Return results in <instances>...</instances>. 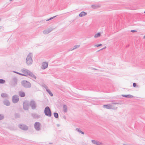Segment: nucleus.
Returning <instances> with one entry per match:
<instances>
[{"label": "nucleus", "instance_id": "2eb2a0df", "mask_svg": "<svg viewBox=\"0 0 145 145\" xmlns=\"http://www.w3.org/2000/svg\"><path fill=\"white\" fill-rule=\"evenodd\" d=\"M103 107L108 109H111L112 108V105H103Z\"/></svg>", "mask_w": 145, "mask_h": 145}, {"label": "nucleus", "instance_id": "a19ab883", "mask_svg": "<svg viewBox=\"0 0 145 145\" xmlns=\"http://www.w3.org/2000/svg\"><path fill=\"white\" fill-rule=\"evenodd\" d=\"M1 26H0V29H1Z\"/></svg>", "mask_w": 145, "mask_h": 145}, {"label": "nucleus", "instance_id": "6e6552de", "mask_svg": "<svg viewBox=\"0 0 145 145\" xmlns=\"http://www.w3.org/2000/svg\"><path fill=\"white\" fill-rule=\"evenodd\" d=\"M18 127L22 130L26 131L28 129V127L25 125L20 124L18 125Z\"/></svg>", "mask_w": 145, "mask_h": 145}, {"label": "nucleus", "instance_id": "dca6fc26", "mask_svg": "<svg viewBox=\"0 0 145 145\" xmlns=\"http://www.w3.org/2000/svg\"><path fill=\"white\" fill-rule=\"evenodd\" d=\"M19 96L21 97H24L25 96V93L24 92L21 91L19 92Z\"/></svg>", "mask_w": 145, "mask_h": 145}, {"label": "nucleus", "instance_id": "a211bd4d", "mask_svg": "<svg viewBox=\"0 0 145 145\" xmlns=\"http://www.w3.org/2000/svg\"><path fill=\"white\" fill-rule=\"evenodd\" d=\"M122 96L123 97L128 98H131L133 97V96L130 95H122Z\"/></svg>", "mask_w": 145, "mask_h": 145}, {"label": "nucleus", "instance_id": "ea45409f", "mask_svg": "<svg viewBox=\"0 0 145 145\" xmlns=\"http://www.w3.org/2000/svg\"><path fill=\"white\" fill-rule=\"evenodd\" d=\"M13 0H10V1H12Z\"/></svg>", "mask_w": 145, "mask_h": 145}, {"label": "nucleus", "instance_id": "f03ea898", "mask_svg": "<svg viewBox=\"0 0 145 145\" xmlns=\"http://www.w3.org/2000/svg\"><path fill=\"white\" fill-rule=\"evenodd\" d=\"M21 84L25 88H29L31 87V84L29 81L25 80L21 81Z\"/></svg>", "mask_w": 145, "mask_h": 145}, {"label": "nucleus", "instance_id": "2f4dec72", "mask_svg": "<svg viewBox=\"0 0 145 145\" xmlns=\"http://www.w3.org/2000/svg\"><path fill=\"white\" fill-rule=\"evenodd\" d=\"M56 16H53V17H51L50 18H49V19H48V20H46V21H48L50 20H52V19H53L54 18H55Z\"/></svg>", "mask_w": 145, "mask_h": 145}, {"label": "nucleus", "instance_id": "ddd939ff", "mask_svg": "<svg viewBox=\"0 0 145 145\" xmlns=\"http://www.w3.org/2000/svg\"><path fill=\"white\" fill-rule=\"evenodd\" d=\"M91 142L94 144L100 145L102 144V143L99 141L95 140H92Z\"/></svg>", "mask_w": 145, "mask_h": 145}, {"label": "nucleus", "instance_id": "e433bc0d", "mask_svg": "<svg viewBox=\"0 0 145 145\" xmlns=\"http://www.w3.org/2000/svg\"><path fill=\"white\" fill-rule=\"evenodd\" d=\"M106 48V46H105V47H104L103 48L101 49L99 51H100V50H103L104 49H105V48Z\"/></svg>", "mask_w": 145, "mask_h": 145}, {"label": "nucleus", "instance_id": "423d86ee", "mask_svg": "<svg viewBox=\"0 0 145 145\" xmlns=\"http://www.w3.org/2000/svg\"><path fill=\"white\" fill-rule=\"evenodd\" d=\"M12 101L13 103H17L19 101L18 96L17 95L13 96L12 98Z\"/></svg>", "mask_w": 145, "mask_h": 145}, {"label": "nucleus", "instance_id": "b1692460", "mask_svg": "<svg viewBox=\"0 0 145 145\" xmlns=\"http://www.w3.org/2000/svg\"><path fill=\"white\" fill-rule=\"evenodd\" d=\"M13 72H14L17 73L18 74H19V75H22V76H26V75L25 74H22V73H19V72H16V71H14Z\"/></svg>", "mask_w": 145, "mask_h": 145}, {"label": "nucleus", "instance_id": "412c9836", "mask_svg": "<svg viewBox=\"0 0 145 145\" xmlns=\"http://www.w3.org/2000/svg\"><path fill=\"white\" fill-rule=\"evenodd\" d=\"M32 116L35 118H38L39 117V116L35 114H32Z\"/></svg>", "mask_w": 145, "mask_h": 145}, {"label": "nucleus", "instance_id": "9b49d317", "mask_svg": "<svg viewBox=\"0 0 145 145\" xmlns=\"http://www.w3.org/2000/svg\"><path fill=\"white\" fill-rule=\"evenodd\" d=\"M48 65V62H43L42 64V68L43 69H46Z\"/></svg>", "mask_w": 145, "mask_h": 145}, {"label": "nucleus", "instance_id": "f8f14e48", "mask_svg": "<svg viewBox=\"0 0 145 145\" xmlns=\"http://www.w3.org/2000/svg\"><path fill=\"white\" fill-rule=\"evenodd\" d=\"M28 75H29L31 77V78L32 79H36L37 78V77L35 76L33 73L31 72H30L29 74H28Z\"/></svg>", "mask_w": 145, "mask_h": 145}, {"label": "nucleus", "instance_id": "1a4fd4ad", "mask_svg": "<svg viewBox=\"0 0 145 145\" xmlns=\"http://www.w3.org/2000/svg\"><path fill=\"white\" fill-rule=\"evenodd\" d=\"M29 107V105L27 102L26 101L24 102L23 108L24 110H28Z\"/></svg>", "mask_w": 145, "mask_h": 145}, {"label": "nucleus", "instance_id": "9d476101", "mask_svg": "<svg viewBox=\"0 0 145 145\" xmlns=\"http://www.w3.org/2000/svg\"><path fill=\"white\" fill-rule=\"evenodd\" d=\"M21 71L22 73H24V74L26 75V76L28 75V74H29V73L30 72V71L25 68H23L21 70Z\"/></svg>", "mask_w": 145, "mask_h": 145}, {"label": "nucleus", "instance_id": "473e14b6", "mask_svg": "<svg viewBox=\"0 0 145 145\" xmlns=\"http://www.w3.org/2000/svg\"><path fill=\"white\" fill-rule=\"evenodd\" d=\"M112 104L116 105V104H121L119 102H112Z\"/></svg>", "mask_w": 145, "mask_h": 145}, {"label": "nucleus", "instance_id": "37998d69", "mask_svg": "<svg viewBox=\"0 0 145 145\" xmlns=\"http://www.w3.org/2000/svg\"><path fill=\"white\" fill-rule=\"evenodd\" d=\"M144 13H145V11H144Z\"/></svg>", "mask_w": 145, "mask_h": 145}, {"label": "nucleus", "instance_id": "f257e3e1", "mask_svg": "<svg viewBox=\"0 0 145 145\" xmlns=\"http://www.w3.org/2000/svg\"><path fill=\"white\" fill-rule=\"evenodd\" d=\"M32 54L31 53L28 54L26 59V64L29 65H31L33 63V59H32Z\"/></svg>", "mask_w": 145, "mask_h": 145}, {"label": "nucleus", "instance_id": "6ab92c4d", "mask_svg": "<svg viewBox=\"0 0 145 145\" xmlns=\"http://www.w3.org/2000/svg\"><path fill=\"white\" fill-rule=\"evenodd\" d=\"M87 14V13L84 11L81 12L79 14V16L80 17H82L84 16Z\"/></svg>", "mask_w": 145, "mask_h": 145}, {"label": "nucleus", "instance_id": "cd10ccee", "mask_svg": "<svg viewBox=\"0 0 145 145\" xmlns=\"http://www.w3.org/2000/svg\"><path fill=\"white\" fill-rule=\"evenodd\" d=\"M76 130L77 131H78V132H79L80 133L84 135V132H83L82 131H81V130H79V129H78V128H76Z\"/></svg>", "mask_w": 145, "mask_h": 145}, {"label": "nucleus", "instance_id": "20e7f679", "mask_svg": "<svg viewBox=\"0 0 145 145\" xmlns=\"http://www.w3.org/2000/svg\"><path fill=\"white\" fill-rule=\"evenodd\" d=\"M18 80L17 78L14 77L13 78L11 81L9 82V84L12 87H15L17 84Z\"/></svg>", "mask_w": 145, "mask_h": 145}, {"label": "nucleus", "instance_id": "58836bf2", "mask_svg": "<svg viewBox=\"0 0 145 145\" xmlns=\"http://www.w3.org/2000/svg\"><path fill=\"white\" fill-rule=\"evenodd\" d=\"M143 39L145 38V35L143 37Z\"/></svg>", "mask_w": 145, "mask_h": 145}, {"label": "nucleus", "instance_id": "393cba45", "mask_svg": "<svg viewBox=\"0 0 145 145\" xmlns=\"http://www.w3.org/2000/svg\"><path fill=\"white\" fill-rule=\"evenodd\" d=\"M20 114L18 113H16L15 114V118H20Z\"/></svg>", "mask_w": 145, "mask_h": 145}, {"label": "nucleus", "instance_id": "a18cd8bd", "mask_svg": "<svg viewBox=\"0 0 145 145\" xmlns=\"http://www.w3.org/2000/svg\"><path fill=\"white\" fill-rule=\"evenodd\" d=\"M57 126H59V125L58 124L57 125Z\"/></svg>", "mask_w": 145, "mask_h": 145}, {"label": "nucleus", "instance_id": "c756f323", "mask_svg": "<svg viewBox=\"0 0 145 145\" xmlns=\"http://www.w3.org/2000/svg\"><path fill=\"white\" fill-rule=\"evenodd\" d=\"M5 82V80L3 79H0V84H3Z\"/></svg>", "mask_w": 145, "mask_h": 145}, {"label": "nucleus", "instance_id": "39448f33", "mask_svg": "<svg viewBox=\"0 0 145 145\" xmlns=\"http://www.w3.org/2000/svg\"><path fill=\"white\" fill-rule=\"evenodd\" d=\"M29 105L33 110L36 109L37 106L35 101L33 100H31L29 103Z\"/></svg>", "mask_w": 145, "mask_h": 145}, {"label": "nucleus", "instance_id": "c85d7f7f", "mask_svg": "<svg viewBox=\"0 0 145 145\" xmlns=\"http://www.w3.org/2000/svg\"><path fill=\"white\" fill-rule=\"evenodd\" d=\"M1 96L2 97L4 98L7 96V94L6 93H2Z\"/></svg>", "mask_w": 145, "mask_h": 145}, {"label": "nucleus", "instance_id": "bb28decb", "mask_svg": "<svg viewBox=\"0 0 145 145\" xmlns=\"http://www.w3.org/2000/svg\"><path fill=\"white\" fill-rule=\"evenodd\" d=\"M54 117L56 118H58L59 117V115L56 112H54Z\"/></svg>", "mask_w": 145, "mask_h": 145}, {"label": "nucleus", "instance_id": "a878e982", "mask_svg": "<svg viewBox=\"0 0 145 145\" xmlns=\"http://www.w3.org/2000/svg\"><path fill=\"white\" fill-rule=\"evenodd\" d=\"M101 36V33H98L95 34L94 35V37L95 38H97L100 37Z\"/></svg>", "mask_w": 145, "mask_h": 145}, {"label": "nucleus", "instance_id": "f704fd0d", "mask_svg": "<svg viewBox=\"0 0 145 145\" xmlns=\"http://www.w3.org/2000/svg\"><path fill=\"white\" fill-rule=\"evenodd\" d=\"M137 86V84L135 83H134L133 84V86L134 87H135Z\"/></svg>", "mask_w": 145, "mask_h": 145}, {"label": "nucleus", "instance_id": "4468645a", "mask_svg": "<svg viewBox=\"0 0 145 145\" xmlns=\"http://www.w3.org/2000/svg\"><path fill=\"white\" fill-rule=\"evenodd\" d=\"M3 103L4 105L7 106H9L10 105V103L8 100H5L3 101Z\"/></svg>", "mask_w": 145, "mask_h": 145}, {"label": "nucleus", "instance_id": "7c9ffc66", "mask_svg": "<svg viewBox=\"0 0 145 145\" xmlns=\"http://www.w3.org/2000/svg\"><path fill=\"white\" fill-rule=\"evenodd\" d=\"M4 118V115L3 114H0V120H3Z\"/></svg>", "mask_w": 145, "mask_h": 145}, {"label": "nucleus", "instance_id": "aec40b11", "mask_svg": "<svg viewBox=\"0 0 145 145\" xmlns=\"http://www.w3.org/2000/svg\"><path fill=\"white\" fill-rule=\"evenodd\" d=\"M46 91L49 94L50 96L51 97L53 96V95L51 91L49 90V89H48V88H46Z\"/></svg>", "mask_w": 145, "mask_h": 145}, {"label": "nucleus", "instance_id": "c9c22d12", "mask_svg": "<svg viewBox=\"0 0 145 145\" xmlns=\"http://www.w3.org/2000/svg\"><path fill=\"white\" fill-rule=\"evenodd\" d=\"M137 31L135 30H131V32H133V33L134 32H136Z\"/></svg>", "mask_w": 145, "mask_h": 145}, {"label": "nucleus", "instance_id": "72a5a7b5", "mask_svg": "<svg viewBox=\"0 0 145 145\" xmlns=\"http://www.w3.org/2000/svg\"><path fill=\"white\" fill-rule=\"evenodd\" d=\"M102 46V44H97L95 46H97V47H99L100 46Z\"/></svg>", "mask_w": 145, "mask_h": 145}, {"label": "nucleus", "instance_id": "4c0bfd02", "mask_svg": "<svg viewBox=\"0 0 145 145\" xmlns=\"http://www.w3.org/2000/svg\"><path fill=\"white\" fill-rule=\"evenodd\" d=\"M44 87L46 89V88H47V86L45 84L44 85Z\"/></svg>", "mask_w": 145, "mask_h": 145}, {"label": "nucleus", "instance_id": "c03bdc74", "mask_svg": "<svg viewBox=\"0 0 145 145\" xmlns=\"http://www.w3.org/2000/svg\"><path fill=\"white\" fill-rule=\"evenodd\" d=\"M93 69H95H95H94V68Z\"/></svg>", "mask_w": 145, "mask_h": 145}, {"label": "nucleus", "instance_id": "0eeeda50", "mask_svg": "<svg viewBox=\"0 0 145 145\" xmlns=\"http://www.w3.org/2000/svg\"><path fill=\"white\" fill-rule=\"evenodd\" d=\"M34 127L36 131H39L40 129V124L39 122H35L34 125Z\"/></svg>", "mask_w": 145, "mask_h": 145}, {"label": "nucleus", "instance_id": "5701e85b", "mask_svg": "<svg viewBox=\"0 0 145 145\" xmlns=\"http://www.w3.org/2000/svg\"><path fill=\"white\" fill-rule=\"evenodd\" d=\"M80 47L79 45H75L74 48L72 49H71L69 50L70 51H72V50L74 49H76L78 48H79Z\"/></svg>", "mask_w": 145, "mask_h": 145}, {"label": "nucleus", "instance_id": "f3484780", "mask_svg": "<svg viewBox=\"0 0 145 145\" xmlns=\"http://www.w3.org/2000/svg\"><path fill=\"white\" fill-rule=\"evenodd\" d=\"M52 30L50 29H48L44 30L43 31V33L45 34H47L50 33L52 31Z\"/></svg>", "mask_w": 145, "mask_h": 145}, {"label": "nucleus", "instance_id": "7ed1b4c3", "mask_svg": "<svg viewBox=\"0 0 145 145\" xmlns=\"http://www.w3.org/2000/svg\"><path fill=\"white\" fill-rule=\"evenodd\" d=\"M44 114L47 116L50 117L52 116L51 110L48 106L46 107L44 110Z\"/></svg>", "mask_w": 145, "mask_h": 145}, {"label": "nucleus", "instance_id": "79ce46f5", "mask_svg": "<svg viewBox=\"0 0 145 145\" xmlns=\"http://www.w3.org/2000/svg\"><path fill=\"white\" fill-rule=\"evenodd\" d=\"M129 46V45H128V46H126V47H128Z\"/></svg>", "mask_w": 145, "mask_h": 145}, {"label": "nucleus", "instance_id": "4be33fe9", "mask_svg": "<svg viewBox=\"0 0 145 145\" xmlns=\"http://www.w3.org/2000/svg\"><path fill=\"white\" fill-rule=\"evenodd\" d=\"M63 111L65 112H67V106L65 105H63Z\"/></svg>", "mask_w": 145, "mask_h": 145}]
</instances>
